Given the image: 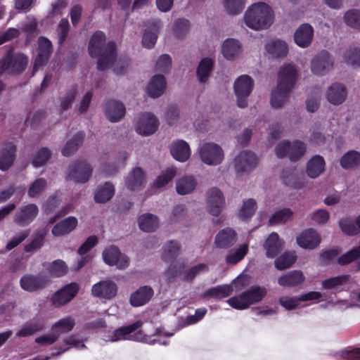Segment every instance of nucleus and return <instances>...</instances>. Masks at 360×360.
I'll return each mask as SVG.
<instances>
[{
	"label": "nucleus",
	"mask_w": 360,
	"mask_h": 360,
	"mask_svg": "<svg viewBox=\"0 0 360 360\" xmlns=\"http://www.w3.org/2000/svg\"><path fill=\"white\" fill-rule=\"evenodd\" d=\"M91 57L97 58V68L105 70L110 68L116 58V46L113 41L105 44V35L101 31H96L91 37L89 44Z\"/></svg>",
	"instance_id": "1"
},
{
	"label": "nucleus",
	"mask_w": 360,
	"mask_h": 360,
	"mask_svg": "<svg viewBox=\"0 0 360 360\" xmlns=\"http://www.w3.org/2000/svg\"><path fill=\"white\" fill-rule=\"evenodd\" d=\"M297 70L290 64L283 65L278 74V83L271 92L270 103L273 108H280L285 105L292 90L297 79Z\"/></svg>",
	"instance_id": "2"
},
{
	"label": "nucleus",
	"mask_w": 360,
	"mask_h": 360,
	"mask_svg": "<svg viewBox=\"0 0 360 360\" xmlns=\"http://www.w3.org/2000/svg\"><path fill=\"white\" fill-rule=\"evenodd\" d=\"M274 19V13L272 8L264 2L253 4L244 15L245 25L255 30L268 29L273 24Z\"/></svg>",
	"instance_id": "3"
},
{
	"label": "nucleus",
	"mask_w": 360,
	"mask_h": 360,
	"mask_svg": "<svg viewBox=\"0 0 360 360\" xmlns=\"http://www.w3.org/2000/svg\"><path fill=\"white\" fill-rule=\"evenodd\" d=\"M28 63V58L21 53H14L13 49L7 50L6 55L0 60V76L5 74H20Z\"/></svg>",
	"instance_id": "4"
},
{
	"label": "nucleus",
	"mask_w": 360,
	"mask_h": 360,
	"mask_svg": "<svg viewBox=\"0 0 360 360\" xmlns=\"http://www.w3.org/2000/svg\"><path fill=\"white\" fill-rule=\"evenodd\" d=\"M266 294V291L264 287L252 286L239 295L229 298L227 302L234 309H244L261 301Z\"/></svg>",
	"instance_id": "5"
},
{
	"label": "nucleus",
	"mask_w": 360,
	"mask_h": 360,
	"mask_svg": "<svg viewBox=\"0 0 360 360\" xmlns=\"http://www.w3.org/2000/svg\"><path fill=\"white\" fill-rule=\"evenodd\" d=\"M142 326V322L137 321L131 325L120 327L113 332L112 341L120 340H131L134 341L145 342L149 344H155L156 340H148V338L144 335L141 330H138Z\"/></svg>",
	"instance_id": "6"
},
{
	"label": "nucleus",
	"mask_w": 360,
	"mask_h": 360,
	"mask_svg": "<svg viewBox=\"0 0 360 360\" xmlns=\"http://www.w3.org/2000/svg\"><path fill=\"white\" fill-rule=\"evenodd\" d=\"M305 151V144L298 140L292 143H290L289 141H283L279 143L275 148L276 155L278 158H283L288 156L292 162L300 160Z\"/></svg>",
	"instance_id": "7"
},
{
	"label": "nucleus",
	"mask_w": 360,
	"mask_h": 360,
	"mask_svg": "<svg viewBox=\"0 0 360 360\" xmlns=\"http://www.w3.org/2000/svg\"><path fill=\"white\" fill-rule=\"evenodd\" d=\"M254 86L253 79L247 75L238 77L233 84V90L236 96L237 105L244 108L248 105V98Z\"/></svg>",
	"instance_id": "8"
},
{
	"label": "nucleus",
	"mask_w": 360,
	"mask_h": 360,
	"mask_svg": "<svg viewBox=\"0 0 360 360\" xmlns=\"http://www.w3.org/2000/svg\"><path fill=\"white\" fill-rule=\"evenodd\" d=\"M198 153L202 162L208 165H219L224 158L221 147L214 143H205L202 144Z\"/></svg>",
	"instance_id": "9"
},
{
	"label": "nucleus",
	"mask_w": 360,
	"mask_h": 360,
	"mask_svg": "<svg viewBox=\"0 0 360 360\" xmlns=\"http://www.w3.org/2000/svg\"><path fill=\"white\" fill-rule=\"evenodd\" d=\"M334 60L327 51L318 53L311 62V72L316 75H324L333 68Z\"/></svg>",
	"instance_id": "10"
},
{
	"label": "nucleus",
	"mask_w": 360,
	"mask_h": 360,
	"mask_svg": "<svg viewBox=\"0 0 360 360\" xmlns=\"http://www.w3.org/2000/svg\"><path fill=\"white\" fill-rule=\"evenodd\" d=\"M92 171L86 161H77L69 167L67 178L76 183H85L91 176Z\"/></svg>",
	"instance_id": "11"
},
{
	"label": "nucleus",
	"mask_w": 360,
	"mask_h": 360,
	"mask_svg": "<svg viewBox=\"0 0 360 360\" xmlns=\"http://www.w3.org/2000/svg\"><path fill=\"white\" fill-rule=\"evenodd\" d=\"M37 44V54L34 59L33 73L47 63L53 52L52 43L48 38L39 37Z\"/></svg>",
	"instance_id": "12"
},
{
	"label": "nucleus",
	"mask_w": 360,
	"mask_h": 360,
	"mask_svg": "<svg viewBox=\"0 0 360 360\" xmlns=\"http://www.w3.org/2000/svg\"><path fill=\"white\" fill-rule=\"evenodd\" d=\"M102 256L105 263L110 266L115 265L119 269H124L129 265V258L115 246L106 248Z\"/></svg>",
	"instance_id": "13"
},
{
	"label": "nucleus",
	"mask_w": 360,
	"mask_h": 360,
	"mask_svg": "<svg viewBox=\"0 0 360 360\" xmlns=\"http://www.w3.org/2000/svg\"><path fill=\"white\" fill-rule=\"evenodd\" d=\"M38 213L39 208L36 204L23 205L15 212L13 221L20 226H27L36 219Z\"/></svg>",
	"instance_id": "14"
},
{
	"label": "nucleus",
	"mask_w": 360,
	"mask_h": 360,
	"mask_svg": "<svg viewBox=\"0 0 360 360\" xmlns=\"http://www.w3.org/2000/svg\"><path fill=\"white\" fill-rule=\"evenodd\" d=\"M257 164V158L250 151H242L233 160L234 168L238 174L246 173L252 170Z\"/></svg>",
	"instance_id": "15"
},
{
	"label": "nucleus",
	"mask_w": 360,
	"mask_h": 360,
	"mask_svg": "<svg viewBox=\"0 0 360 360\" xmlns=\"http://www.w3.org/2000/svg\"><path fill=\"white\" fill-rule=\"evenodd\" d=\"M225 205L222 192L217 188H212L207 194V209L213 216H219Z\"/></svg>",
	"instance_id": "16"
},
{
	"label": "nucleus",
	"mask_w": 360,
	"mask_h": 360,
	"mask_svg": "<svg viewBox=\"0 0 360 360\" xmlns=\"http://www.w3.org/2000/svg\"><path fill=\"white\" fill-rule=\"evenodd\" d=\"M146 30L144 32L142 44L144 47L148 49L153 48L157 41L158 34L159 33L162 25L161 20L158 18L148 20L146 23Z\"/></svg>",
	"instance_id": "17"
},
{
	"label": "nucleus",
	"mask_w": 360,
	"mask_h": 360,
	"mask_svg": "<svg viewBox=\"0 0 360 360\" xmlns=\"http://www.w3.org/2000/svg\"><path fill=\"white\" fill-rule=\"evenodd\" d=\"M159 122L152 114L146 112L141 115L137 120L136 130L143 136H148L158 129Z\"/></svg>",
	"instance_id": "18"
},
{
	"label": "nucleus",
	"mask_w": 360,
	"mask_h": 360,
	"mask_svg": "<svg viewBox=\"0 0 360 360\" xmlns=\"http://www.w3.org/2000/svg\"><path fill=\"white\" fill-rule=\"evenodd\" d=\"M79 290V286L76 283H71L55 292L51 297V302L56 307L63 306L75 297Z\"/></svg>",
	"instance_id": "19"
},
{
	"label": "nucleus",
	"mask_w": 360,
	"mask_h": 360,
	"mask_svg": "<svg viewBox=\"0 0 360 360\" xmlns=\"http://www.w3.org/2000/svg\"><path fill=\"white\" fill-rule=\"evenodd\" d=\"M49 278L44 275L23 276L20 281L21 288L28 292H34L44 288L49 283Z\"/></svg>",
	"instance_id": "20"
},
{
	"label": "nucleus",
	"mask_w": 360,
	"mask_h": 360,
	"mask_svg": "<svg viewBox=\"0 0 360 360\" xmlns=\"http://www.w3.org/2000/svg\"><path fill=\"white\" fill-rule=\"evenodd\" d=\"M117 285L110 280L100 281L94 284L91 288L93 296L104 299H111L116 295Z\"/></svg>",
	"instance_id": "21"
},
{
	"label": "nucleus",
	"mask_w": 360,
	"mask_h": 360,
	"mask_svg": "<svg viewBox=\"0 0 360 360\" xmlns=\"http://www.w3.org/2000/svg\"><path fill=\"white\" fill-rule=\"evenodd\" d=\"M347 96L345 86L339 82L332 84L326 91V100L333 105L342 104Z\"/></svg>",
	"instance_id": "22"
},
{
	"label": "nucleus",
	"mask_w": 360,
	"mask_h": 360,
	"mask_svg": "<svg viewBox=\"0 0 360 360\" xmlns=\"http://www.w3.org/2000/svg\"><path fill=\"white\" fill-rule=\"evenodd\" d=\"M296 241L301 248L313 250L320 244L321 237L316 230L308 229L297 236Z\"/></svg>",
	"instance_id": "23"
},
{
	"label": "nucleus",
	"mask_w": 360,
	"mask_h": 360,
	"mask_svg": "<svg viewBox=\"0 0 360 360\" xmlns=\"http://www.w3.org/2000/svg\"><path fill=\"white\" fill-rule=\"evenodd\" d=\"M314 28L308 24H302L295 31L294 34L295 42L300 47H308L313 39Z\"/></svg>",
	"instance_id": "24"
},
{
	"label": "nucleus",
	"mask_w": 360,
	"mask_h": 360,
	"mask_svg": "<svg viewBox=\"0 0 360 360\" xmlns=\"http://www.w3.org/2000/svg\"><path fill=\"white\" fill-rule=\"evenodd\" d=\"M169 149L172 157L179 162L186 161L191 155L188 143L182 139L174 141L171 143Z\"/></svg>",
	"instance_id": "25"
},
{
	"label": "nucleus",
	"mask_w": 360,
	"mask_h": 360,
	"mask_svg": "<svg viewBox=\"0 0 360 360\" xmlns=\"http://www.w3.org/2000/svg\"><path fill=\"white\" fill-rule=\"evenodd\" d=\"M145 184V174L139 167H135L125 179V186L130 191L139 190L144 186Z\"/></svg>",
	"instance_id": "26"
},
{
	"label": "nucleus",
	"mask_w": 360,
	"mask_h": 360,
	"mask_svg": "<svg viewBox=\"0 0 360 360\" xmlns=\"http://www.w3.org/2000/svg\"><path fill=\"white\" fill-rule=\"evenodd\" d=\"M153 294V289L150 286H141L131 294L130 303L134 307L143 306L150 300Z\"/></svg>",
	"instance_id": "27"
},
{
	"label": "nucleus",
	"mask_w": 360,
	"mask_h": 360,
	"mask_svg": "<svg viewBox=\"0 0 360 360\" xmlns=\"http://www.w3.org/2000/svg\"><path fill=\"white\" fill-rule=\"evenodd\" d=\"M77 223L78 221L75 217H68L56 224L52 228L51 233L56 237L67 235L75 229Z\"/></svg>",
	"instance_id": "28"
},
{
	"label": "nucleus",
	"mask_w": 360,
	"mask_h": 360,
	"mask_svg": "<svg viewBox=\"0 0 360 360\" xmlns=\"http://www.w3.org/2000/svg\"><path fill=\"white\" fill-rule=\"evenodd\" d=\"M305 276L300 270H293L281 276L278 278V283L283 287H295L302 284Z\"/></svg>",
	"instance_id": "29"
},
{
	"label": "nucleus",
	"mask_w": 360,
	"mask_h": 360,
	"mask_svg": "<svg viewBox=\"0 0 360 360\" xmlns=\"http://www.w3.org/2000/svg\"><path fill=\"white\" fill-rule=\"evenodd\" d=\"M325 165V160L322 156L319 155L313 156L306 166L307 176L311 179L317 178L324 172Z\"/></svg>",
	"instance_id": "30"
},
{
	"label": "nucleus",
	"mask_w": 360,
	"mask_h": 360,
	"mask_svg": "<svg viewBox=\"0 0 360 360\" xmlns=\"http://www.w3.org/2000/svg\"><path fill=\"white\" fill-rule=\"evenodd\" d=\"M105 113L110 122H115L124 116L125 108L118 101H109L105 105Z\"/></svg>",
	"instance_id": "31"
},
{
	"label": "nucleus",
	"mask_w": 360,
	"mask_h": 360,
	"mask_svg": "<svg viewBox=\"0 0 360 360\" xmlns=\"http://www.w3.org/2000/svg\"><path fill=\"white\" fill-rule=\"evenodd\" d=\"M242 51L240 42L235 39H226L221 47V52L224 57L227 60H233L237 58Z\"/></svg>",
	"instance_id": "32"
},
{
	"label": "nucleus",
	"mask_w": 360,
	"mask_h": 360,
	"mask_svg": "<svg viewBox=\"0 0 360 360\" xmlns=\"http://www.w3.org/2000/svg\"><path fill=\"white\" fill-rule=\"evenodd\" d=\"M16 147L11 143L4 145L0 153V169L8 170L13 163Z\"/></svg>",
	"instance_id": "33"
},
{
	"label": "nucleus",
	"mask_w": 360,
	"mask_h": 360,
	"mask_svg": "<svg viewBox=\"0 0 360 360\" xmlns=\"http://www.w3.org/2000/svg\"><path fill=\"white\" fill-rule=\"evenodd\" d=\"M264 247L266 250V256L274 258L282 250L283 242L279 240L278 233L273 232L266 240Z\"/></svg>",
	"instance_id": "34"
},
{
	"label": "nucleus",
	"mask_w": 360,
	"mask_h": 360,
	"mask_svg": "<svg viewBox=\"0 0 360 360\" xmlns=\"http://www.w3.org/2000/svg\"><path fill=\"white\" fill-rule=\"evenodd\" d=\"M115 194V187L112 184L105 182L98 186L94 192V200L97 203H105L111 200Z\"/></svg>",
	"instance_id": "35"
},
{
	"label": "nucleus",
	"mask_w": 360,
	"mask_h": 360,
	"mask_svg": "<svg viewBox=\"0 0 360 360\" xmlns=\"http://www.w3.org/2000/svg\"><path fill=\"white\" fill-rule=\"evenodd\" d=\"M165 89L166 81L165 77L161 75H156L150 79L147 91L150 97L158 98L164 93Z\"/></svg>",
	"instance_id": "36"
},
{
	"label": "nucleus",
	"mask_w": 360,
	"mask_h": 360,
	"mask_svg": "<svg viewBox=\"0 0 360 360\" xmlns=\"http://www.w3.org/2000/svg\"><path fill=\"white\" fill-rule=\"evenodd\" d=\"M236 233L231 228H226L218 233L215 237V243L218 248H227L236 242Z\"/></svg>",
	"instance_id": "37"
},
{
	"label": "nucleus",
	"mask_w": 360,
	"mask_h": 360,
	"mask_svg": "<svg viewBox=\"0 0 360 360\" xmlns=\"http://www.w3.org/2000/svg\"><path fill=\"white\" fill-rule=\"evenodd\" d=\"M265 49L273 58L285 57L288 52L287 44L282 40H272L265 45Z\"/></svg>",
	"instance_id": "38"
},
{
	"label": "nucleus",
	"mask_w": 360,
	"mask_h": 360,
	"mask_svg": "<svg viewBox=\"0 0 360 360\" xmlns=\"http://www.w3.org/2000/svg\"><path fill=\"white\" fill-rule=\"evenodd\" d=\"M139 227L145 232H153L159 226V219L155 214L146 213L138 219Z\"/></svg>",
	"instance_id": "39"
},
{
	"label": "nucleus",
	"mask_w": 360,
	"mask_h": 360,
	"mask_svg": "<svg viewBox=\"0 0 360 360\" xmlns=\"http://www.w3.org/2000/svg\"><path fill=\"white\" fill-rule=\"evenodd\" d=\"M214 65V60L210 58H204L200 61L196 70L197 77L200 82L205 83L207 81Z\"/></svg>",
	"instance_id": "40"
},
{
	"label": "nucleus",
	"mask_w": 360,
	"mask_h": 360,
	"mask_svg": "<svg viewBox=\"0 0 360 360\" xmlns=\"http://www.w3.org/2000/svg\"><path fill=\"white\" fill-rule=\"evenodd\" d=\"M85 137L84 131H78L76 133L64 146L62 149V154L68 157L75 153L79 146L83 143Z\"/></svg>",
	"instance_id": "41"
},
{
	"label": "nucleus",
	"mask_w": 360,
	"mask_h": 360,
	"mask_svg": "<svg viewBox=\"0 0 360 360\" xmlns=\"http://www.w3.org/2000/svg\"><path fill=\"white\" fill-rule=\"evenodd\" d=\"M181 253V245L179 242L172 240L163 246L162 259L165 262H173Z\"/></svg>",
	"instance_id": "42"
},
{
	"label": "nucleus",
	"mask_w": 360,
	"mask_h": 360,
	"mask_svg": "<svg viewBox=\"0 0 360 360\" xmlns=\"http://www.w3.org/2000/svg\"><path fill=\"white\" fill-rule=\"evenodd\" d=\"M196 184V181L193 176H183L176 183V192L180 195L188 194L194 190Z\"/></svg>",
	"instance_id": "43"
},
{
	"label": "nucleus",
	"mask_w": 360,
	"mask_h": 360,
	"mask_svg": "<svg viewBox=\"0 0 360 360\" xmlns=\"http://www.w3.org/2000/svg\"><path fill=\"white\" fill-rule=\"evenodd\" d=\"M340 165L345 169H354L360 165V153L349 150L340 160Z\"/></svg>",
	"instance_id": "44"
},
{
	"label": "nucleus",
	"mask_w": 360,
	"mask_h": 360,
	"mask_svg": "<svg viewBox=\"0 0 360 360\" xmlns=\"http://www.w3.org/2000/svg\"><path fill=\"white\" fill-rule=\"evenodd\" d=\"M74 319L72 317L68 316L56 322L52 326L51 331H53L55 335H57L58 338H59L60 335L67 333L72 330V329L74 328Z\"/></svg>",
	"instance_id": "45"
},
{
	"label": "nucleus",
	"mask_w": 360,
	"mask_h": 360,
	"mask_svg": "<svg viewBox=\"0 0 360 360\" xmlns=\"http://www.w3.org/2000/svg\"><path fill=\"white\" fill-rule=\"evenodd\" d=\"M281 178L283 184L293 188H300L304 184L298 179L297 174L292 169H283L281 174Z\"/></svg>",
	"instance_id": "46"
},
{
	"label": "nucleus",
	"mask_w": 360,
	"mask_h": 360,
	"mask_svg": "<svg viewBox=\"0 0 360 360\" xmlns=\"http://www.w3.org/2000/svg\"><path fill=\"white\" fill-rule=\"evenodd\" d=\"M297 257L294 252H285L275 260V266L278 270L290 268L296 261Z\"/></svg>",
	"instance_id": "47"
},
{
	"label": "nucleus",
	"mask_w": 360,
	"mask_h": 360,
	"mask_svg": "<svg viewBox=\"0 0 360 360\" xmlns=\"http://www.w3.org/2000/svg\"><path fill=\"white\" fill-rule=\"evenodd\" d=\"M46 234L47 231L46 229L38 231L32 240L25 246V251L26 252H32L40 249L44 243V238Z\"/></svg>",
	"instance_id": "48"
},
{
	"label": "nucleus",
	"mask_w": 360,
	"mask_h": 360,
	"mask_svg": "<svg viewBox=\"0 0 360 360\" xmlns=\"http://www.w3.org/2000/svg\"><path fill=\"white\" fill-rule=\"evenodd\" d=\"M44 328V325L41 322H30L25 324L16 333V336L19 338L30 336L36 332L42 330Z\"/></svg>",
	"instance_id": "49"
},
{
	"label": "nucleus",
	"mask_w": 360,
	"mask_h": 360,
	"mask_svg": "<svg viewBox=\"0 0 360 360\" xmlns=\"http://www.w3.org/2000/svg\"><path fill=\"white\" fill-rule=\"evenodd\" d=\"M232 290L231 285H218L207 290L205 295L216 299H221L229 296Z\"/></svg>",
	"instance_id": "50"
},
{
	"label": "nucleus",
	"mask_w": 360,
	"mask_h": 360,
	"mask_svg": "<svg viewBox=\"0 0 360 360\" xmlns=\"http://www.w3.org/2000/svg\"><path fill=\"white\" fill-rule=\"evenodd\" d=\"M245 0H223L226 11L230 15H237L245 8Z\"/></svg>",
	"instance_id": "51"
},
{
	"label": "nucleus",
	"mask_w": 360,
	"mask_h": 360,
	"mask_svg": "<svg viewBox=\"0 0 360 360\" xmlns=\"http://www.w3.org/2000/svg\"><path fill=\"white\" fill-rule=\"evenodd\" d=\"M48 271L51 276L58 278L68 273V267L65 262L60 259H57L53 261L49 265Z\"/></svg>",
	"instance_id": "52"
},
{
	"label": "nucleus",
	"mask_w": 360,
	"mask_h": 360,
	"mask_svg": "<svg viewBox=\"0 0 360 360\" xmlns=\"http://www.w3.org/2000/svg\"><path fill=\"white\" fill-rule=\"evenodd\" d=\"M190 29V22L184 18L177 19L173 26V32L174 35L178 38L185 37Z\"/></svg>",
	"instance_id": "53"
},
{
	"label": "nucleus",
	"mask_w": 360,
	"mask_h": 360,
	"mask_svg": "<svg viewBox=\"0 0 360 360\" xmlns=\"http://www.w3.org/2000/svg\"><path fill=\"white\" fill-rule=\"evenodd\" d=\"M47 186V181L44 178L37 179L30 186L27 194L30 198L38 197Z\"/></svg>",
	"instance_id": "54"
},
{
	"label": "nucleus",
	"mask_w": 360,
	"mask_h": 360,
	"mask_svg": "<svg viewBox=\"0 0 360 360\" xmlns=\"http://www.w3.org/2000/svg\"><path fill=\"white\" fill-rule=\"evenodd\" d=\"M345 62L353 67L360 66V48H351L346 51L344 56Z\"/></svg>",
	"instance_id": "55"
},
{
	"label": "nucleus",
	"mask_w": 360,
	"mask_h": 360,
	"mask_svg": "<svg viewBox=\"0 0 360 360\" xmlns=\"http://www.w3.org/2000/svg\"><path fill=\"white\" fill-rule=\"evenodd\" d=\"M176 175V169L174 167L167 168V170L160 174L155 181L153 185L155 188H160L167 185Z\"/></svg>",
	"instance_id": "56"
},
{
	"label": "nucleus",
	"mask_w": 360,
	"mask_h": 360,
	"mask_svg": "<svg viewBox=\"0 0 360 360\" xmlns=\"http://www.w3.org/2000/svg\"><path fill=\"white\" fill-rule=\"evenodd\" d=\"M339 226L342 232L349 236H354L360 232V227L349 219H342Z\"/></svg>",
	"instance_id": "57"
},
{
	"label": "nucleus",
	"mask_w": 360,
	"mask_h": 360,
	"mask_svg": "<svg viewBox=\"0 0 360 360\" xmlns=\"http://www.w3.org/2000/svg\"><path fill=\"white\" fill-rule=\"evenodd\" d=\"M248 245L240 246L234 252H230L226 257L227 264H236L240 262L248 252Z\"/></svg>",
	"instance_id": "58"
},
{
	"label": "nucleus",
	"mask_w": 360,
	"mask_h": 360,
	"mask_svg": "<svg viewBox=\"0 0 360 360\" xmlns=\"http://www.w3.org/2000/svg\"><path fill=\"white\" fill-rule=\"evenodd\" d=\"M257 209V203L254 199H248L243 202L240 210L239 217L242 219H246L252 217Z\"/></svg>",
	"instance_id": "59"
},
{
	"label": "nucleus",
	"mask_w": 360,
	"mask_h": 360,
	"mask_svg": "<svg viewBox=\"0 0 360 360\" xmlns=\"http://www.w3.org/2000/svg\"><path fill=\"white\" fill-rule=\"evenodd\" d=\"M293 214L292 211L289 208H283L281 210L276 212L272 217L269 219V224L273 225L274 224L284 223L288 220Z\"/></svg>",
	"instance_id": "60"
},
{
	"label": "nucleus",
	"mask_w": 360,
	"mask_h": 360,
	"mask_svg": "<svg viewBox=\"0 0 360 360\" xmlns=\"http://www.w3.org/2000/svg\"><path fill=\"white\" fill-rule=\"evenodd\" d=\"M359 258H360V246H356L340 257L338 262L340 265H345Z\"/></svg>",
	"instance_id": "61"
},
{
	"label": "nucleus",
	"mask_w": 360,
	"mask_h": 360,
	"mask_svg": "<svg viewBox=\"0 0 360 360\" xmlns=\"http://www.w3.org/2000/svg\"><path fill=\"white\" fill-rule=\"evenodd\" d=\"M345 22L350 27L360 29V11L351 10L344 16Z\"/></svg>",
	"instance_id": "62"
},
{
	"label": "nucleus",
	"mask_w": 360,
	"mask_h": 360,
	"mask_svg": "<svg viewBox=\"0 0 360 360\" xmlns=\"http://www.w3.org/2000/svg\"><path fill=\"white\" fill-rule=\"evenodd\" d=\"M51 155V151L47 148H41L34 156L32 160V165L35 167L42 166L48 161Z\"/></svg>",
	"instance_id": "63"
},
{
	"label": "nucleus",
	"mask_w": 360,
	"mask_h": 360,
	"mask_svg": "<svg viewBox=\"0 0 360 360\" xmlns=\"http://www.w3.org/2000/svg\"><path fill=\"white\" fill-rule=\"evenodd\" d=\"M70 30V24L66 18H63L57 26V34L58 36V43L62 44L65 41Z\"/></svg>",
	"instance_id": "64"
}]
</instances>
